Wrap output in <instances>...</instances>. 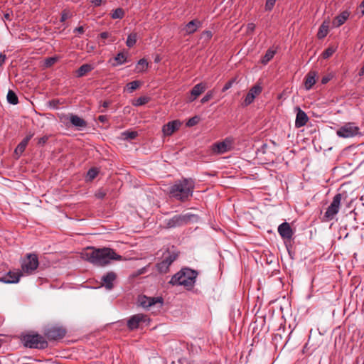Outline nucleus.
I'll return each mask as SVG.
<instances>
[{"label":"nucleus","instance_id":"1","mask_svg":"<svg viewBox=\"0 0 364 364\" xmlns=\"http://www.w3.org/2000/svg\"><path fill=\"white\" fill-rule=\"evenodd\" d=\"M83 257L90 263L100 267H104L111 262L112 260H121L122 257L117 255L111 248L88 247L83 254Z\"/></svg>","mask_w":364,"mask_h":364},{"label":"nucleus","instance_id":"2","mask_svg":"<svg viewBox=\"0 0 364 364\" xmlns=\"http://www.w3.org/2000/svg\"><path fill=\"white\" fill-rule=\"evenodd\" d=\"M194 188L195 182L192 178H183L170 186L168 194L171 198L185 202L192 197Z\"/></svg>","mask_w":364,"mask_h":364},{"label":"nucleus","instance_id":"3","mask_svg":"<svg viewBox=\"0 0 364 364\" xmlns=\"http://www.w3.org/2000/svg\"><path fill=\"white\" fill-rule=\"evenodd\" d=\"M198 272L190 268H183L175 274L171 279L169 283L172 285H183L187 289L193 288Z\"/></svg>","mask_w":364,"mask_h":364},{"label":"nucleus","instance_id":"4","mask_svg":"<svg viewBox=\"0 0 364 364\" xmlns=\"http://www.w3.org/2000/svg\"><path fill=\"white\" fill-rule=\"evenodd\" d=\"M24 346L30 348L46 349L48 346L46 338L38 333H28L21 338Z\"/></svg>","mask_w":364,"mask_h":364},{"label":"nucleus","instance_id":"5","mask_svg":"<svg viewBox=\"0 0 364 364\" xmlns=\"http://www.w3.org/2000/svg\"><path fill=\"white\" fill-rule=\"evenodd\" d=\"M38 266V255L35 253H28L21 260V272L22 274L31 275L35 272Z\"/></svg>","mask_w":364,"mask_h":364},{"label":"nucleus","instance_id":"6","mask_svg":"<svg viewBox=\"0 0 364 364\" xmlns=\"http://www.w3.org/2000/svg\"><path fill=\"white\" fill-rule=\"evenodd\" d=\"M342 199V194L337 193L333 198V200L330 205L327 208L323 216L321 218L322 222L327 223L332 220L335 216L338 213L341 202Z\"/></svg>","mask_w":364,"mask_h":364},{"label":"nucleus","instance_id":"7","mask_svg":"<svg viewBox=\"0 0 364 364\" xmlns=\"http://www.w3.org/2000/svg\"><path fill=\"white\" fill-rule=\"evenodd\" d=\"M193 217L195 215L191 213L176 215L173 218L166 220V226L168 228L183 226L188 224Z\"/></svg>","mask_w":364,"mask_h":364},{"label":"nucleus","instance_id":"8","mask_svg":"<svg viewBox=\"0 0 364 364\" xmlns=\"http://www.w3.org/2000/svg\"><path fill=\"white\" fill-rule=\"evenodd\" d=\"M359 130L355 123L348 122L337 129L336 134L341 138H352L360 134Z\"/></svg>","mask_w":364,"mask_h":364},{"label":"nucleus","instance_id":"9","mask_svg":"<svg viewBox=\"0 0 364 364\" xmlns=\"http://www.w3.org/2000/svg\"><path fill=\"white\" fill-rule=\"evenodd\" d=\"M43 334L49 341H56L65 337L66 329L58 326H48L43 329Z\"/></svg>","mask_w":364,"mask_h":364},{"label":"nucleus","instance_id":"10","mask_svg":"<svg viewBox=\"0 0 364 364\" xmlns=\"http://www.w3.org/2000/svg\"><path fill=\"white\" fill-rule=\"evenodd\" d=\"M234 139L227 137L223 141L214 143L212 145V151L216 154H223L233 149Z\"/></svg>","mask_w":364,"mask_h":364},{"label":"nucleus","instance_id":"11","mask_svg":"<svg viewBox=\"0 0 364 364\" xmlns=\"http://www.w3.org/2000/svg\"><path fill=\"white\" fill-rule=\"evenodd\" d=\"M146 322H149V318L146 315L137 314L132 316L127 320V325L129 331H134L139 328L141 323Z\"/></svg>","mask_w":364,"mask_h":364},{"label":"nucleus","instance_id":"12","mask_svg":"<svg viewBox=\"0 0 364 364\" xmlns=\"http://www.w3.org/2000/svg\"><path fill=\"white\" fill-rule=\"evenodd\" d=\"M138 302L143 308H149L156 304L161 306L163 304V299L161 297H148L145 295L139 296Z\"/></svg>","mask_w":364,"mask_h":364},{"label":"nucleus","instance_id":"13","mask_svg":"<svg viewBox=\"0 0 364 364\" xmlns=\"http://www.w3.org/2000/svg\"><path fill=\"white\" fill-rule=\"evenodd\" d=\"M262 91V87L259 84H256L252 87L250 88L247 94L246 95L243 102H242V106L247 107L251 105L256 97H257Z\"/></svg>","mask_w":364,"mask_h":364},{"label":"nucleus","instance_id":"14","mask_svg":"<svg viewBox=\"0 0 364 364\" xmlns=\"http://www.w3.org/2000/svg\"><path fill=\"white\" fill-rule=\"evenodd\" d=\"M207 88L208 86L205 82L196 84L191 90L188 101L189 102L195 101Z\"/></svg>","mask_w":364,"mask_h":364},{"label":"nucleus","instance_id":"15","mask_svg":"<svg viewBox=\"0 0 364 364\" xmlns=\"http://www.w3.org/2000/svg\"><path fill=\"white\" fill-rule=\"evenodd\" d=\"M176 256L173 255H168L161 262L156 264V267L160 273H166L170 265L176 259Z\"/></svg>","mask_w":364,"mask_h":364},{"label":"nucleus","instance_id":"16","mask_svg":"<svg viewBox=\"0 0 364 364\" xmlns=\"http://www.w3.org/2000/svg\"><path fill=\"white\" fill-rule=\"evenodd\" d=\"M116 279L117 274L115 272H108L101 278L102 286L105 287L108 290H111L114 287V282Z\"/></svg>","mask_w":364,"mask_h":364},{"label":"nucleus","instance_id":"17","mask_svg":"<svg viewBox=\"0 0 364 364\" xmlns=\"http://www.w3.org/2000/svg\"><path fill=\"white\" fill-rule=\"evenodd\" d=\"M22 273L20 272H9L6 274L0 277V282L6 283V284H16L18 283L21 276H22Z\"/></svg>","mask_w":364,"mask_h":364},{"label":"nucleus","instance_id":"18","mask_svg":"<svg viewBox=\"0 0 364 364\" xmlns=\"http://www.w3.org/2000/svg\"><path fill=\"white\" fill-rule=\"evenodd\" d=\"M181 123L178 120H173L164 124L162 132L165 136H171L175 131L178 130Z\"/></svg>","mask_w":364,"mask_h":364},{"label":"nucleus","instance_id":"19","mask_svg":"<svg viewBox=\"0 0 364 364\" xmlns=\"http://www.w3.org/2000/svg\"><path fill=\"white\" fill-rule=\"evenodd\" d=\"M278 232L284 240H290L293 235V230L287 222L283 223L278 227Z\"/></svg>","mask_w":364,"mask_h":364},{"label":"nucleus","instance_id":"20","mask_svg":"<svg viewBox=\"0 0 364 364\" xmlns=\"http://www.w3.org/2000/svg\"><path fill=\"white\" fill-rule=\"evenodd\" d=\"M69 120L74 127L78 128L79 129L85 128L87 126V122L77 115L71 114L69 116Z\"/></svg>","mask_w":364,"mask_h":364},{"label":"nucleus","instance_id":"21","mask_svg":"<svg viewBox=\"0 0 364 364\" xmlns=\"http://www.w3.org/2000/svg\"><path fill=\"white\" fill-rule=\"evenodd\" d=\"M34 133H29L16 146L15 149V153L17 154H21L26 149L29 141L33 136Z\"/></svg>","mask_w":364,"mask_h":364},{"label":"nucleus","instance_id":"22","mask_svg":"<svg viewBox=\"0 0 364 364\" xmlns=\"http://www.w3.org/2000/svg\"><path fill=\"white\" fill-rule=\"evenodd\" d=\"M308 120H309V118H308L306 114L301 109H299V111H298V112L296 114V117L295 126L297 128L301 127L306 124Z\"/></svg>","mask_w":364,"mask_h":364},{"label":"nucleus","instance_id":"23","mask_svg":"<svg viewBox=\"0 0 364 364\" xmlns=\"http://www.w3.org/2000/svg\"><path fill=\"white\" fill-rule=\"evenodd\" d=\"M349 15H350V14L348 11H343L341 14L337 16L333 19V21L332 22L333 26L336 28L341 26L348 18Z\"/></svg>","mask_w":364,"mask_h":364},{"label":"nucleus","instance_id":"24","mask_svg":"<svg viewBox=\"0 0 364 364\" xmlns=\"http://www.w3.org/2000/svg\"><path fill=\"white\" fill-rule=\"evenodd\" d=\"M201 26V22L197 19H194L188 22L185 26V31L187 34H192L197 31Z\"/></svg>","mask_w":364,"mask_h":364},{"label":"nucleus","instance_id":"25","mask_svg":"<svg viewBox=\"0 0 364 364\" xmlns=\"http://www.w3.org/2000/svg\"><path fill=\"white\" fill-rule=\"evenodd\" d=\"M317 73L315 71H310L305 77L304 85L306 90H310L316 83Z\"/></svg>","mask_w":364,"mask_h":364},{"label":"nucleus","instance_id":"26","mask_svg":"<svg viewBox=\"0 0 364 364\" xmlns=\"http://www.w3.org/2000/svg\"><path fill=\"white\" fill-rule=\"evenodd\" d=\"M94 67L91 64H83L76 70V76L77 77H82L92 71Z\"/></svg>","mask_w":364,"mask_h":364},{"label":"nucleus","instance_id":"27","mask_svg":"<svg viewBox=\"0 0 364 364\" xmlns=\"http://www.w3.org/2000/svg\"><path fill=\"white\" fill-rule=\"evenodd\" d=\"M329 23L327 21H323L322 24L320 26L317 37L319 39H323L325 38L328 33Z\"/></svg>","mask_w":364,"mask_h":364},{"label":"nucleus","instance_id":"28","mask_svg":"<svg viewBox=\"0 0 364 364\" xmlns=\"http://www.w3.org/2000/svg\"><path fill=\"white\" fill-rule=\"evenodd\" d=\"M148 65V61L145 58H141L138 61L135 71L136 73H144L146 70Z\"/></svg>","mask_w":364,"mask_h":364},{"label":"nucleus","instance_id":"29","mask_svg":"<svg viewBox=\"0 0 364 364\" xmlns=\"http://www.w3.org/2000/svg\"><path fill=\"white\" fill-rule=\"evenodd\" d=\"M6 99L9 104L16 105L18 103V98L16 94L15 93V92H14L11 90H9L8 91V93L6 95Z\"/></svg>","mask_w":364,"mask_h":364},{"label":"nucleus","instance_id":"30","mask_svg":"<svg viewBox=\"0 0 364 364\" xmlns=\"http://www.w3.org/2000/svg\"><path fill=\"white\" fill-rule=\"evenodd\" d=\"M114 61H115V63H114L112 64V65L114 67L119 65H122L124 63H125L127 61V55L123 52L119 53L115 56Z\"/></svg>","mask_w":364,"mask_h":364},{"label":"nucleus","instance_id":"31","mask_svg":"<svg viewBox=\"0 0 364 364\" xmlns=\"http://www.w3.org/2000/svg\"><path fill=\"white\" fill-rule=\"evenodd\" d=\"M141 85V82L139 80H134L127 84L126 90L128 92L131 93L136 90Z\"/></svg>","mask_w":364,"mask_h":364},{"label":"nucleus","instance_id":"32","mask_svg":"<svg viewBox=\"0 0 364 364\" xmlns=\"http://www.w3.org/2000/svg\"><path fill=\"white\" fill-rule=\"evenodd\" d=\"M136 40H137V33H134V32L131 33L128 36L127 41H126L127 46L129 48L133 47L136 44Z\"/></svg>","mask_w":364,"mask_h":364},{"label":"nucleus","instance_id":"33","mask_svg":"<svg viewBox=\"0 0 364 364\" xmlns=\"http://www.w3.org/2000/svg\"><path fill=\"white\" fill-rule=\"evenodd\" d=\"M122 136L125 140H132L138 136V132L136 131H125L122 133Z\"/></svg>","mask_w":364,"mask_h":364},{"label":"nucleus","instance_id":"34","mask_svg":"<svg viewBox=\"0 0 364 364\" xmlns=\"http://www.w3.org/2000/svg\"><path fill=\"white\" fill-rule=\"evenodd\" d=\"M124 16V11L122 8L114 10L111 14L113 19H122Z\"/></svg>","mask_w":364,"mask_h":364},{"label":"nucleus","instance_id":"35","mask_svg":"<svg viewBox=\"0 0 364 364\" xmlns=\"http://www.w3.org/2000/svg\"><path fill=\"white\" fill-rule=\"evenodd\" d=\"M273 58V50L271 48L268 49L265 55L261 60V63L266 65Z\"/></svg>","mask_w":364,"mask_h":364},{"label":"nucleus","instance_id":"36","mask_svg":"<svg viewBox=\"0 0 364 364\" xmlns=\"http://www.w3.org/2000/svg\"><path fill=\"white\" fill-rule=\"evenodd\" d=\"M98 173H99V171H98L97 168H91L87 171V177L88 178L89 180L92 181L97 177V176L98 175Z\"/></svg>","mask_w":364,"mask_h":364},{"label":"nucleus","instance_id":"37","mask_svg":"<svg viewBox=\"0 0 364 364\" xmlns=\"http://www.w3.org/2000/svg\"><path fill=\"white\" fill-rule=\"evenodd\" d=\"M149 102V98L147 97H140L135 100L133 102L134 106H141L146 104Z\"/></svg>","mask_w":364,"mask_h":364},{"label":"nucleus","instance_id":"38","mask_svg":"<svg viewBox=\"0 0 364 364\" xmlns=\"http://www.w3.org/2000/svg\"><path fill=\"white\" fill-rule=\"evenodd\" d=\"M100 37L105 40V39H109V43H113L115 41V37L112 36L109 32H102L100 34Z\"/></svg>","mask_w":364,"mask_h":364},{"label":"nucleus","instance_id":"39","mask_svg":"<svg viewBox=\"0 0 364 364\" xmlns=\"http://www.w3.org/2000/svg\"><path fill=\"white\" fill-rule=\"evenodd\" d=\"M335 51H336V48H334L333 47H329L323 52L322 56L325 59L328 58L335 53Z\"/></svg>","mask_w":364,"mask_h":364},{"label":"nucleus","instance_id":"40","mask_svg":"<svg viewBox=\"0 0 364 364\" xmlns=\"http://www.w3.org/2000/svg\"><path fill=\"white\" fill-rule=\"evenodd\" d=\"M236 82V77H234V78H232L231 80H230L228 82H227L225 83V85L223 86V89H222V92H225L227 91L228 90H229L230 88L232 87V85Z\"/></svg>","mask_w":364,"mask_h":364},{"label":"nucleus","instance_id":"41","mask_svg":"<svg viewBox=\"0 0 364 364\" xmlns=\"http://www.w3.org/2000/svg\"><path fill=\"white\" fill-rule=\"evenodd\" d=\"M213 97V91L210 90L208 91L205 95L201 99L200 102L202 104H205L207 102H208L212 97Z\"/></svg>","mask_w":364,"mask_h":364},{"label":"nucleus","instance_id":"42","mask_svg":"<svg viewBox=\"0 0 364 364\" xmlns=\"http://www.w3.org/2000/svg\"><path fill=\"white\" fill-rule=\"evenodd\" d=\"M213 36L212 32L210 31H205L201 34V38H204L205 41H209Z\"/></svg>","mask_w":364,"mask_h":364},{"label":"nucleus","instance_id":"43","mask_svg":"<svg viewBox=\"0 0 364 364\" xmlns=\"http://www.w3.org/2000/svg\"><path fill=\"white\" fill-rule=\"evenodd\" d=\"M198 118L197 117H192L188 121L187 126H188V127L194 126L195 124H196L198 123Z\"/></svg>","mask_w":364,"mask_h":364},{"label":"nucleus","instance_id":"44","mask_svg":"<svg viewBox=\"0 0 364 364\" xmlns=\"http://www.w3.org/2000/svg\"><path fill=\"white\" fill-rule=\"evenodd\" d=\"M56 60H57L55 58H48L46 60L45 63L46 66L50 67L53 65L56 62Z\"/></svg>","mask_w":364,"mask_h":364},{"label":"nucleus","instance_id":"45","mask_svg":"<svg viewBox=\"0 0 364 364\" xmlns=\"http://www.w3.org/2000/svg\"><path fill=\"white\" fill-rule=\"evenodd\" d=\"M48 140V136H43L38 139V144L41 146H43L47 141Z\"/></svg>","mask_w":364,"mask_h":364},{"label":"nucleus","instance_id":"46","mask_svg":"<svg viewBox=\"0 0 364 364\" xmlns=\"http://www.w3.org/2000/svg\"><path fill=\"white\" fill-rule=\"evenodd\" d=\"M273 8V0H267L265 9L267 11H271Z\"/></svg>","mask_w":364,"mask_h":364},{"label":"nucleus","instance_id":"47","mask_svg":"<svg viewBox=\"0 0 364 364\" xmlns=\"http://www.w3.org/2000/svg\"><path fill=\"white\" fill-rule=\"evenodd\" d=\"M332 78V75H325L322 77L321 79V83L322 84H326L328 83Z\"/></svg>","mask_w":364,"mask_h":364},{"label":"nucleus","instance_id":"48","mask_svg":"<svg viewBox=\"0 0 364 364\" xmlns=\"http://www.w3.org/2000/svg\"><path fill=\"white\" fill-rule=\"evenodd\" d=\"M68 16L67 12L65 11H63L61 14L60 21L64 22L68 19Z\"/></svg>","mask_w":364,"mask_h":364},{"label":"nucleus","instance_id":"49","mask_svg":"<svg viewBox=\"0 0 364 364\" xmlns=\"http://www.w3.org/2000/svg\"><path fill=\"white\" fill-rule=\"evenodd\" d=\"M6 60V55L2 53H0V67H1Z\"/></svg>","mask_w":364,"mask_h":364},{"label":"nucleus","instance_id":"50","mask_svg":"<svg viewBox=\"0 0 364 364\" xmlns=\"http://www.w3.org/2000/svg\"><path fill=\"white\" fill-rule=\"evenodd\" d=\"M84 28L83 26H79L75 28L74 32H77L80 34H82L84 33Z\"/></svg>","mask_w":364,"mask_h":364},{"label":"nucleus","instance_id":"51","mask_svg":"<svg viewBox=\"0 0 364 364\" xmlns=\"http://www.w3.org/2000/svg\"><path fill=\"white\" fill-rule=\"evenodd\" d=\"M98 120H99L100 122L104 123V122H107V116H105V115H100V116L98 117Z\"/></svg>","mask_w":364,"mask_h":364},{"label":"nucleus","instance_id":"52","mask_svg":"<svg viewBox=\"0 0 364 364\" xmlns=\"http://www.w3.org/2000/svg\"><path fill=\"white\" fill-rule=\"evenodd\" d=\"M106 193L102 192V191H98L97 193H96V196L98 198H100V199H102L105 196Z\"/></svg>","mask_w":364,"mask_h":364},{"label":"nucleus","instance_id":"53","mask_svg":"<svg viewBox=\"0 0 364 364\" xmlns=\"http://www.w3.org/2000/svg\"><path fill=\"white\" fill-rule=\"evenodd\" d=\"M274 303H277V306H279V310L281 311V317H283V315H282V311H283V307L282 306V304H280V302L277 299V300H274Z\"/></svg>","mask_w":364,"mask_h":364},{"label":"nucleus","instance_id":"54","mask_svg":"<svg viewBox=\"0 0 364 364\" xmlns=\"http://www.w3.org/2000/svg\"><path fill=\"white\" fill-rule=\"evenodd\" d=\"M90 2L95 6H98L101 4L102 0H90Z\"/></svg>","mask_w":364,"mask_h":364},{"label":"nucleus","instance_id":"55","mask_svg":"<svg viewBox=\"0 0 364 364\" xmlns=\"http://www.w3.org/2000/svg\"><path fill=\"white\" fill-rule=\"evenodd\" d=\"M109 104H110V102H109V101H105V102H103V103H102V107H103L104 108H107V107H109Z\"/></svg>","mask_w":364,"mask_h":364},{"label":"nucleus","instance_id":"56","mask_svg":"<svg viewBox=\"0 0 364 364\" xmlns=\"http://www.w3.org/2000/svg\"><path fill=\"white\" fill-rule=\"evenodd\" d=\"M362 15L364 14V0L362 1V3L360 5Z\"/></svg>","mask_w":364,"mask_h":364},{"label":"nucleus","instance_id":"57","mask_svg":"<svg viewBox=\"0 0 364 364\" xmlns=\"http://www.w3.org/2000/svg\"><path fill=\"white\" fill-rule=\"evenodd\" d=\"M359 75H364V65L360 68V72H359Z\"/></svg>","mask_w":364,"mask_h":364},{"label":"nucleus","instance_id":"58","mask_svg":"<svg viewBox=\"0 0 364 364\" xmlns=\"http://www.w3.org/2000/svg\"><path fill=\"white\" fill-rule=\"evenodd\" d=\"M253 28H254V26H253V24H252V23H250V24H249V25H248V28H249V29L252 30V29H253Z\"/></svg>","mask_w":364,"mask_h":364},{"label":"nucleus","instance_id":"59","mask_svg":"<svg viewBox=\"0 0 364 364\" xmlns=\"http://www.w3.org/2000/svg\"><path fill=\"white\" fill-rule=\"evenodd\" d=\"M4 16H5L6 18H9V14H5Z\"/></svg>","mask_w":364,"mask_h":364},{"label":"nucleus","instance_id":"60","mask_svg":"<svg viewBox=\"0 0 364 364\" xmlns=\"http://www.w3.org/2000/svg\"><path fill=\"white\" fill-rule=\"evenodd\" d=\"M182 361H186V360H182V359H180V360H178V362H179V363H181Z\"/></svg>","mask_w":364,"mask_h":364},{"label":"nucleus","instance_id":"61","mask_svg":"<svg viewBox=\"0 0 364 364\" xmlns=\"http://www.w3.org/2000/svg\"><path fill=\"white\" fill-rule=\"evenodd\" d=\"M105 44H106V43H105V41H103V42H102V46H104V45H105Z\"/></svg>","mask_w":364,"mask_h":364},{"label":"nucleus","instance_id":"62","mask_svg":"<svg viewBox=\"0 0 364 364\" xmlns=\"http://www.w3.org/2000/svg\"><path fill=\"white\" fill-rule=\"evenodd\" d=\"M188 364H191V363H188Z\"/></svg>","mask_w":364,"mask_h":364}]
</instances>
